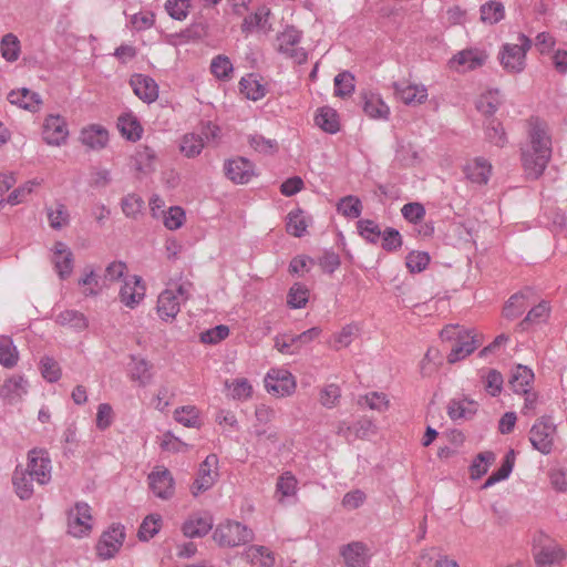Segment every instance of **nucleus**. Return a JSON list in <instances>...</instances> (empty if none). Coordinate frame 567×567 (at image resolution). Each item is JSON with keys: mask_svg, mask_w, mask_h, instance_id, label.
<instances>
[{"mask_svg": "<svg viewBox=\"0 0 567 567\" xmlns=\"http://www.w3.org/2000/svg\"><path fill=\"white\" fill-rule=\"evenodd\" d=\"M192 0H166L165 10L167 14L177 21H184L190 8Z\"/></svg>", "mask_w": 567, "mask_h": 567, "instance_id": "69168bd1", "label": "nucleus"}, {"mask_svg": "<svg viewBox=\"0 0 567 567\" xmlns=\"http://www.w3.org/2000/svg\"><path fill=\"white\" fill-rule=\"evenodd\" d=\"M481 20L485 23L495 24L504 19L505 8L498 1H489L481 7Z\"/></svg>", "mask_w": 567, "mask_h": 567, "instance_id": "3c124183", "label": "nucleus"}, {"mask_svg": "<svg viewBox=\"0 0 567 567\" xmlns=\"http://www.w3.org/2000/svg\"><path fill=\"white\" fill-rule=\"evenodd\" d=\"M118 130L130 141H137L142 136L143 128L135 116L124 114L118 117Z\"/></svg>", "mask_w": 567, "mask_h": 567, "instance_id": "ea45409f", "label": "nucleus"}, {"mask_svg": "<svg viewBox=\"0 0 567 567\" xmlns=\"http://www.w3.org/2000/svg\"><path fill=\"white\" fill-rule=\"evenodd\" d=\"M347 567H365L369 561L368 548L361 542H352L341 548Z\"/></svg>", "mask_w": 567, "mask_h": 567, "instance_id": "b1692460", "label": "nucleus"}, {"mask_svg": "<svg viewBox=\"0 0 567 567\" xmlns=\"http://www.w3.org/2000/svg\"><path fill=\"white\" fill-rule=\"evenodd\" d=\"M1 56L8 62H14L19 59L21 47L20 41L13 33H7L0 42Z\"/></svg>", "mask_w": 567, "mask_h": 567, "instance_id": "a18cd8bd", "label": "nucleus"}, {"mask_svg": "<svg viewBox=\"0 0 567 567\" xmlns=\"http://www.w3.org/2000/svg\"><path fill=\"white\" fill-rule=\"evenodd\" d=\"M315 122L317 126L330 134L340 130L339 116L331 107H321L316 114Z\"/></svg>", "mask_w": 567, "mask_h": 567, "instance_id": "4c0bfd02", "label": "nucleus"}, {"mask_svg": "<svg viewBox=\"0 0 567 567\" xmlns=\"http://www.w3.org/2000/svg\"><path fill=\"white\" fill-rule=\"evenodd\" d=\"M125 539V528L121 524H113L105 530L97 543L96 550L103 559H110L121 549Z\"/></svg>", "mask_w": 567, "mask_h": 567, "instance_id": "f8f14e48", "label": "nucleus"}, {"mask_svg": "<svg viewBox=\"0 0 567 567\" xmlns=\"http://www.w3.org/2000/svg\"><path fill=\"white\" fill-rule=\"evenodd\" d=\"M392 87L395 96L405 105L422 104L429 96L427 89L423 84L394 82Z\"/></svg>", "mask_w": 567, "mask_h": 567, "instance_id": "a211bd4d", "label": "nucleus"}, {"mask_svg": "<svg viewBox=\"0 0 567 567\" xmlns=\"http://www.w3.org/2000/svg\"><path fill=\"white\" fill-rule=\"evenodd\" d=\"M246 559L259 567H272L275 565V554L267 547L260 545L249 546L245 550Z\"/></svg>", "mask_w": 567, "mask_h": 567, "instance_id": "72a5a7b5", "label": "nucleus"}, {"mask_svg": "<svg viewBox=\"0 0 567 567\" xmlns=\"http://www.w3.org/2000/svg\"><path fill=\"white\" fill-rule=\"evenodd\" d=\"M19 351L10 337H0V365L12 369L18 364Z\"/></svg>", "mask_w": 567, "mask_h": 567, "instance_id": "c9c22d12", "label": "nucleus"}, {"mask_svg": "<svg viewBox=\"0 0 567 567\" xmlns=\"http://www.w3.org/2000/svg\"><path fill=\"white\" fill-rule=\"evenodd\" d=\"M333 82L334 94L339 97L350 96L354 92V76L348 71L337 74Z\"/></svg>", "mask_w": 567, "mask_h": 567, "instance_id": "4d7b16f0", "label": "nucleus"}, {"mask_svg": "<svg viewBox=\"0 0 567 567\" xmlns=\"http://www.w3.org/2000/svg\"><path fill=\"white\" fill-rule=\"evenodd\" d=\"M287 231L295 237H302L308 228V219L301 209L291 210L287 216Z\"/></svg>", "mask_w": 567, "mask_h": 567, "instance_id": "c03bdc74", "label": "nucleus"}, {"mask_svg": "<svg viewBox=\"0 0 567 567\" xmlns=\"http://www.w3.org/2000/svg\"><path fill=\"white\" fill-rule=\"evenodd\" d=\"M440 336L444 341H455L447 355L450 363L465 359L482 344V336L475 329L461 326H446Z\"/></svg>", "mask_w": 567, "mask_h": 567, "instance_id": "f03ea898", "label": "nucleus"}, {"mask_svg": "<svg viewBox=\"0 0 567 567\" xmlns=\"http://www.w3.org/2000/svg\"><path fill=\"white\" fill-rule=\"evenodd\" d=\"M91 506L85 502H78L66 513L68 533L76 538L90 535L93 527Z\"/></svg>", "mask_w": 567, "mask_h": 567, "instance_id": "0eeeda50", "label": "nucleus"}, {"mask_svg": "<svg viewBox=\"0 0 567 567\" xmlns=\"http://www.w3.org/2000/svg\"><path fill=\"white\" fill-rule=\"evenodd\" d=\"M130 85L135 95L146 103H152L158 97V86L147 75L134 74L130 80Z\"/></svg>", "mask_w": 567, "mask_h": 567, "instance_id": "412c9836", "label": "nucleus"}, {"mask_svg": "<svg viewBox=\"0 0 567 567\" xmlns=\"http://www.w3.org/2000/svg\"><path fill=\"white\" fill-rule=\"evenodd\" d=\"M213 527V522L209 517L193 515L185 520L182 526V532L187 538L203 537Z\"/></svg>", "mask_w": 567, "mask_h": 567, "instance_id": "7c9ffc66", "label": "nucleus"}, {"mask_svg": "<svg viewBox=\"0 0 567 567\" xmlns=\"http://www.w3.org/2000/svg\"><path fill=\"white\" fill-rule=\"evenodd\" d=\"M360 405L365 404L369 409L384 412L389 408V399L384 393L371 392L361 396L358 401Z\"/></svg>", "mask_w": 567, "mask_h": 567, "instance_id": "338daca9", "label": "nucleus"}, {"mask_svg": "<svg viewBox=\"0 0 567 567\" xmlns=\"http://www.w3.org/2000/svg\"><path fill=\"white\" fill-rule=\"evenodd\" d=\"M566 557L561 546L556 543H549L539 547L535 553V560L538 567H551L560 564Z\"/></svg>", "mask_w": 567, "mask_h": 567, "instance_id": "a878e982", "label": "nucleus"}, {"mask_svg": "<svg viewBox=\"0 0 567 567\" xmlns=\"http://www.w3.org/2000/svg\"><path fill=\"white\" fill-rule=\"evenodd\" d=\"M80 140L91 150H101L109 142V133L101 125H90L81 131Z\"/></svg>", "mask_w": 567, "mask_h": 567, "instance_id": "cd10ccee", "label": "nucleus"}, {"mask_svg": "<svg viewBox=\"0 0 567 567\" xmlns=\"http://www.w3.org/2000/svg\"><path fill=\"white\" fill-rule=\"evenodd\" d=\"M217 464V456L215 454H210L199 465L197 477L190 487L193 496L197 497L199 494L214 486L218 477Z\"/></svg>", "mask_w": 567, "mask_h": 567, "instance_id": "9b49d317", "label": "nucleus"}, {"mask_svg": "<svg viewBox=\"0 0 567 567\" xmlns=\"http://www.w3.org/2000/svg\"><path fill=\"white\" fill-rule=\"evenodd\" d=\"M146 287L143 279L137 276L125 277L121 286L120 301L130 309H135L145 298Z\"/></svg>", "mask_w": 567, "mask_h": 567, "instance_id": "ddd939ff", "label": "nucleus"}, {"mask_svg": "<svg viewBox=\"0 0 567 567\" xmlns=\"http://www.w3.org/2000/svg\"><path fill=\"white\" fill-rule=\"evenodd\" d=\"M265 385L268 392L286 396L295 391L296 380L286 369H271L265 378Z\"/></svg>", "mask_w": 567, "mask_h": 567, "instance_id": "4468645a", "label": "nucleus"}, {"mask_svg": "<svg viewBox=\"0 0 567 567\" xmlns=\"http://www.w3.org/2000/svg\"><path fill=\"white\" fill-rule=\"evenodd\" d=\"M8 100L11 104L31 112L38 111L42 103V100L38 93L32 92L25 87L11 91L8 94Z\"/></svg>", "mask_w": 567, "mask_h": 567, "instance_id": "c85d7f7f", "label": "nucleus"}, {"mask_svg": "<svg viewBox=\"0 0 567 567\" xmlns=\"http://www.w3.org/2000/svg\"><path fill=\"white\" fill-rule=\"evenodd\" d=\"M204 146L205 143L200 135L187 133L181 138L179 151L184 156L194 158L202 153Z\"/></svg>", "mask_w": 567, "mask_h": 567, "instance_id": "58836bf2", "label": "nucleus"}, {"mask_svg": "<svg viewBox=\"0 0 567 567\" xmlns=\"http://www.w3.org/2000/svg\"><path fill=\"white\" fill-rule=\"evenodd\" d=\"M341 398V390L339 385L330 383L324 385L319 394V401L322 406L333 409Z\"/></svg>", "mask_w": 567, "mask_h": 567, "instance_id": "774afa93", "label": "nucleus"}, {"mask_svg": "<svg viewBox=\"0 0 567 567\" xmlns=\"http://www.w3.org/2000/svg\"><path fill=\"white\" fill-rule=\"evenodd\" d=\"M486 55L477 49L460 51L450 60V66L456 71L475 70L484 64Z\"/></svg>", "mask_w": 567, "mask_h": 567, "instance_id": "aec40b11", "label": "nucleus"}, {"mask_svg": "<svg viewBox=\"0 0 567 567\" xmlns=\"http://www.w3.org/2000/svg\"><path fill=\"white\" fill-rule=\"evenodd\" d=\"M532 295L530 289H525L513 295L509 300L506 302L503 309V315L507 319H515L519 317L525 309L529 306L528 298Z\"/></svg>", "mask_w": 567, "mask_h": 567, "instance_id": "2f4dec72", "label": "nucleus"}, {"mask_svg": "<svg viewBox=\"0 0 567 567\" xmlns=\"http://www.w3.org/2000/svg\"><path fill=\"white\" fill-rule=\"evenodd\" d=\"M78 284L83 287L82 293L85 297H95L101 291L97 275L93 269H85Z\"/></svg>", "mask_w": 567, "mask_h": 567, "instance_id": "e2e57ef3", "label": "nucleus"}, {"mask_svg": "<svg viewBox=\"0 0 567 567\" xmlns=\"http://www.w3.org/2000/svg\"><path fill=\"white\" fill-rule=\"evenodd\" d=\"M501 103V92L498 90H491L478 97L476 109L485 115H493L498 110Z\"/></svg>", "mask_w": 567, "mask_h": 567, "instance_id": "37998d69", "label": "nucleus"}, {"mask_svg": "<svg viewBox=\"0 0 567 567\" xmlns=\"http://www.w3.org/2000/svg\"><path fill=\"white\" fill-rule=\"evenodd\" d=\"M233 63L229 58L226 55H217L212 60L210 71L218 79L226 81L230 79V74L233 73Z\"/></svg>", "mask_w": 567, "mask_h": 567, "instance_id": "0e129e2a", "label": "nucleus"}, {"mask_svg": "<svg viewBox=\"0 0 567 567\" xmlns=\"http://www.w3.org/2000/svg\"><path fill=\"white\" fill-rule=\"evenodd\" d=\"M301 38V31L293 27H287L280 34L277 35L278 52L285 55L300 43Z\"/></svg>", "mask_w": 567, "mask_h": 567, "instance_id": "a19ab883", "label": "nucleus"}, {"mask_svg": "<svg viewBox=\"0 0 567 567\" xmlns=\"http://www.w3.org/2000/svg\"><path fill=\"white\" fill-rule=\"evenodd\" d=\"M464 173L471 183L485 185L491 177L492 165L484 157H476L465 165Z\"/></svg>", "mask_w": 567, "mask_h": 567, "instance_id": "4be33fe9", "label": "nucleus"}, {"mask_svg": "<svg viewBox=\"0 0 567 567\" xmlns=\"http://www.w3.org/2000/svg\"><path fill=\"white\" fill-rule=\"evenodd\" d=\"M174 419L176 422L183 424L186 427L200 426L199 411L194 405H185L177 408L174 411Z\"/></svg>", "mask_w": 567, "mask_h": 567, "instance_id": "49530a36", "label": "nucleus"}, {"mask_svg": "<svg viewBox=\"0 0 567 567\" xmlns=\"http://www.w3.org/2000/svg\"><path fill=\"white\" fill-rule=\"evenodd\" d=\"M321 334L319 327H312L297 336H277L275 338V348L282 354H296L300 349L309 344Z\"/></svg>", "mask_w": 567, "mask_h": 567, "instance_id": "1a4fd4ad", "label": "nucleus"}, {"mask_svg": "<svg viewBox=\"0 0 567 567\" xmlns=\"http://www.w3.org/2000/svg\"><path fill=\"white\" fill-rule=\"evenodd\" d=\"M496 456L491 451H485L474 458L471 465V477L473 480H478L483 475H485L488 471L489 465L495 461Z\"/></svg>", "mask_w": 567, "mask_h": 567, "instance_id": "864d4df0", "label": "nucleus"}, {"mask_svg": "<svg viewBox=\"0 0 567 567\" xmlns=\"http://www.w3.org/2000/svg\"><path fill=\"white\" fill-rule=\"evenodd\" d=\"M476 410L477 404L467 399L452 400L447 406L449 416L453 421L467 420L475 414Z\"/></svg>", "mask_w": 567, "mask_h": 567, "instance_id": "f704fd0d", "label": "nucleus"}, {"mask_svg": "<svg viewBox=\"0 0 567 567\" xmlns=\"http://www.w3.org/2000/svg\"><path fill=\"white\" fill-rule=\"evenodd\" d=\"M553 153L551 135L548 124L533 116L527 121V140L520 146V162L525 175L530 179L539 178Z\"/></svg>", "mask_w": 567, "mask_h": 567, "instance_id": "f257e3e1", "label": "nucleus"}, {"mask_svg": "<svg viewBox=\"0 0 567 567\" xmlns=\"http://www.w3.org/2000/svg\"><path fill=\"white\" fill-rule=\"evenodd\" d=\"M39 485H47L52 478V463L44 450H32L28 454L25 468Z\"/></svg>", "mask_w": 567, "mask_h": 567, "instance_id": "6e6552de", "label": "nucleus"}, {"mask_svg": "<svg viewBox=\"0 0 567 567\" xmlns=\"http://www.w3.org/2000/svg\"><path fill=\"white\" fill-rule=\"evenodd\" d=\"M29 382L23 375H11L0 388V398L8 404L20 402L28 393Z\"/></svg>", "mask_w": 567, "mask_h": 567, "instance_id": "6ab92c4d", "label": "nucleus"}, {"mask_svg": "<svg viewBox=\"0 0 567 567\" xmlns=\"http://www.w3.org/2000/svg\"><path fill=\"white\" fill-rule=\"evenodd\" d=\"M42 137L48 145L61 146L65 144L69 137L66 121L60 115L47 116L43 123Z\"/></svg>", "mask_w": 567, "mask_h": 567, "instance_id": "2eb2a0df", "label": "nucleus"}, {"mask_svg": "<svg viewBox=\"0 0 567 567\" xmlns=\"http://www.w3.org/2000/svg\"><path fill=\"white\" fill-rule=\"evenodd\" d=\"M121 208L127 218L137 219L144 209V200L136 194H127L121 200Z\"/></svg>", "mask_w": 567, "mask_h": 567, "instance_id": "603ef678", "label": "nucleus"}, {"mask_svg": "<svg viewBox=\"0 0 567 567\" xmlns=\"http://www.w3.org/2000/svg\"><path fill=\"white\" fill-rule=\"evenodd\" d=\"M55 322L78 332L84 331L89 327V320L85 315L74 309L61 311L55 317Z\"/></svg>", "mask_w": 567, "mask_h": 567, "instance_id": "473e14b6", "label": "nucleus"}, {"mask_svg": "<svg viewBox=\"0 0 567 567\" xmlns=\"http://www.w3.org/2000/svg\"><path fill=\"white\" fill-rule=\"evenodd\" d=\"M534 378L532 369L518 364L513 368L508 382L515 393H527L532 389Z\"/></svg>", "mask_w": 567, "mask_h": 567, "instance_id": "bb28decb", "label": "nucleus"}, {"mask_svg": "<svg viewBox=\"0 0 567 567\" xmlns=\"http://www.w3.org/2000/svg\"><path fill=\"white\" fill-rule=\"evenodd\" d=\"M41 374L50 383L58 382L62 372L59 362L51 357H43L39 363Z\"/></svg>", "mask_w": 567, "mask_h": 567, "instance_id": "680f3d73", "label": "nucleus"}, {"mask_svg": "<svg viewBox=\"0 0 567 567\" xmlns=\"http://www.w3.org/2000/svg\"><path fill=\"white\" fill-rule=\"evenodd\" d=\"M45 210L51 228L60 230L70 224V214L64 204L56 203L54 206L47 207Z\"/></svg>", "mask_w": 567, "mask_h": 567, "instance_id": "79ce46f5", "label": "nucleus"}, {"mask_svg": "<svg viewBox=\"0 0 567 567\" xmlns=\"http://www.w3.org/2000/svg\"><path fill=\"white\" fill-rule=\"evenodd\" d=\"M556 424L550 416L536 420L529 431L532 446L544 455L551 453L556 440Z\"/></svg>", "mask_w": 567, "mask_h": 567, "instance_id": "423d86ee", "label": "nucleus"}, {"mask_svg": "<svg viewBox=\"0 0 567 567\" xmlns=\"http://www.w3.org/2000/svg\"><path fill=\"white\" fill-rule=\"evenodd\" d=\"M128 375L138 385L146 386L153 381V365L144 358L132 355L128 364Z\"/></svg>", "mask_w": 567, "mask_h": 567, "instance_id": "5701e85b", "label": "nucleus"}, {"mask_svg": "<svg viewBox=\"0 0 567 567\" xmlns=\"http://www.w3.org/2000/svg\"><path fill=\"white\" fill-rule=\"evenodd\" d=\"M309 300V290L300 282L291 286L288 292L287 303L292 309H301L306 307Z\"/></svg>", "mask_w": 567, "mask_h": 567, "instance_id": "5fc2aeb1", "label": "nucleus"}, {"mask_svg": "<svg viewBox=\"0 0 567 567\" xmlns=\"http://www.w3.org/2000/svg\"><path fill=\"white\" fill-rule=\"evenodd\" d=\"M532 48V40L524 33L517 37V43L502 45L498 59L503 69L508 73H520L526 66V53Z\"/></svg>", "mask_w": 567, "mask_h": 567, "instance_id": "7ed1b4c3", "label": "nucleus"}, {"mask_svg": "<svg viewBox=\"0 0 567 567\" xmlns=\"http://www.w3.org/2000/svg\"><path fill=\"white\" fill-rule=\"evenodd\" d=\"M359 331V327L354 323L344 326L339 332L334 333L332 348L336 350L347 348L355 339Z\"/></svg>", "mask_w": 567, "mask_h": 567, "instance_id": "13d9d810", "label": "nucleus"}, {"mask_svg": "<svg viewBox=\"0 0 567 567\" xmlns=\"http://www.w3.org/2000/svg\"><path fill=\"white\" fill-rule=\"evenodd\" d=\"M214 539L219 546L236 547L251 542L254 532L239 522L227 520L216 527Z\"/></svg>", "mask_w": 567, "mask_h": 567, "instance_id": "20e7f679", "label": "nucleus"}, {"mask_svg": "<svg viewBox=\"0 0 567 567\" xmlns=\"http://www.w3.org/2000/svg\"><path fill=\"white\" fill-rule=\"evenodd\" d=\"M225 176L237 185L248 184L255 176V165L246 157L237 156L224 163Z\"/></svg>", "mask_w": 567, "mask_h": 567, "instance_id": "9d476101", "label": "nucleus"}, {"mask_svg": "<svg viewBox=\"0 0 567 567\" xmlns=\"http://www.w3.org/2000/svg\"><path fill=\"white\" fill-rule=\"evenodd\" d=\"M549 313V307L547 302L542 301L534 308H532L525 319L518 324L522 330L527 329L530 324H537L544 322Z\"/></svg>", "mask_w": 567, "mask_h": 567, "instance_id": "bf43d9fd", "label": "nucleus"}, {"mask_svg": "<svg viewBox=\"0 0 567 567\" xmlns=\"http://www.w3.org/2000/svg\"><path fill=\"white\" fill-rule=\"evenodd\" d=\"M225 386L229 390V395L234 400L245 401L252 394V386L245 378L235 379L231 382L226 381Z\"/></svg>", "mask_w": 567, "mask_h": 567, "instance_id": "09e8293b", "label": "nucleus"}, {"mask_svg": "<svg viewBox=\"0 0 567 567\" xmlns=\"http://www.w3.org/2000/svg\"><path fill=\"white\" fill-rule=\"evenodd\" d=\"M337 210L344 217L358 218L362 213V203L358 197L349 195L340 199Z\"/></svg>", "mask_w": 567, "mask_h": 567, "instance_id": "6e6d98bb", "label": "nucleus"}, {"mask_svg": "<svg viewBox=\"0 0 567 567\" xmlns=\"http://www.w3.org/2000/svg\"><path fill=\"white\" fill-rule=\"evenodd\" d=\"M162 527V516L159 514H150L142 522L138 529V538L147 542L153 538Z\"/></svg>", "mask_w": 567, "mask_h": 567, "instance_id": "8fccbe9b", "label": "nucleus"}, {"mask_svg": "<svg viewBox=\"0 0 567 567\" xmlns=\"http://www.w3.org/2000/svg\"><path fill=\"white\" fill-rule=\"evenodd\" d=\"M297 478L291 472L282 473L276 484V494L280 495L279 502L282 503L284 498L295 496L297 493Z\"/></svg>", "mask_w": 567, "mask_h": 567, "instance_id": "de8ad7c7", "label": "nucleus"}, {"mask_svg": "<svg viewBox=\"0 0 567 567\" xmlns=\"http://www.w3.org/2000/svg\"><path fill=\"white\" fill-rule=\"evenodd\" d=\"M362 109L367 116L377 121H388L391 114L390 106L380 93L364 91L361 93Z\"/></svg>", "mask_w": 567, "mask_h": 567, "instance_id": "f3484780", "label": "nucleus"}, {"mask_svg": "<svg viewBox=\"0 0 567 567\" xmlns=\"http://www.w3.org/2000/svg\"><path fill=\"white\" fill-rule=\"evenodd\" d=\"M188 297L189 292L184 284L166 288L157 298L156 310L159 318L164 321L173 320L179 312L181 303Z\"/></svg>", "mask_w": 567, "mask_h": 567, "instance_id": "39448f33", "label": "nucleus"}, {"mask_svg": "<svg viewBox=\"0 0 567 567\" xmlns=\"http://www.w3.org/2000/svg\"><path fill=\"white\" fill-rule=\"evenodd\" d=\"M150 488L154 495L162 499H169L174 495V478L164 466H156L148 474Z\"/></svg>", "mask_w": 567, "mask_h": 567, "instance_id": "dca6fc26", "label": "nucleus"}, {"mask_svg": "<svg viewBox=\"0 0 567 567\" xmlns=\"http://www.w3.org/2000/svg\"><path fill=\"white\" fill-rule=\"evenodd\" d=\"M482 379L484 381V389L489 395L497 396L502 392L504 379L499 371L488 369L482 374Z\"/></svg>", "mask_w": 567, "mask_h": 567, "instance_id": "052dcab7", "label": "nucleus"}, {"mask_svg": "<svg viewBox=\"0 0 567 567\" xmlns=\"http://www.w3.org/2000/svg\"><path fill=\"white\" fill-rule=\"evenodd\" d=\"M34 481L33 477H31L30 473L21 467L17 466L12 474V485L14 488V493L17 496L22 499L27 501L30 499L33 495V484Z\"/></svg>", "mask_w": 567, "mask_h": 567, "instance_id": "c756f323", "label": "nucleus"}, {"mask_svg": "<svg viewBox=\"0 0 567 567\" xmlns=\"http://www.w3.org/2000/svg\"><path fill=\"white\" fill-rule=\"evenodd\" d=\"M53 264L61 279L68 278L73 270V254L64 243H56L53 250Z\"/></svg>", "mask_w": 567, "mask_h": 567, "instance_id": "393cba45", "label": "nucleus"}, {"mask_svg": "<svg viewBox=\"0 0 567 567\" xmlns=\"http://www.w3.org/2000/svg\"><path fill=\"white\" fill-rule=\"evenodd\" d=\"M240 92L251 101H258L266 95V86L254 74L241 78Z\"/></svg>", "mask_w": 567, "mask_h": 567, "instance_id": "e433bc0d", "label": "nucleus"}]
</instances>
